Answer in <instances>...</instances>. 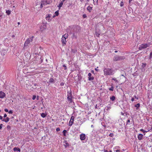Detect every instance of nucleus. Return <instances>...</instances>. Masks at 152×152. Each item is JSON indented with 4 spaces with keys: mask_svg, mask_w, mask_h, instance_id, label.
Segmentation results:
<instances>
[{
    "mask_svg": "<svg viewBox=\"0 0 152 152\" xmlns=\"http://www.w3.org/2000/svg\"><path fill=\"white\" fill-rule=\"evenodd\" d=\"M33 38L34 37L32 36L31 37H29L26 40L24 44L23 49H25L26 48H27L29 46V45H30V43L32 41Z\"/></svg>",
    "mask_w": 152,
    "mask_h": 152,
    "instance_id": "1",
    "label": "nucleus"
},
{
    "mask_svg": "<svg viewBox=\"0 0 152 152\" xmlns=\"http://www.w3.org/2000/svg\"><path fill=\"white\" fill-rule=\"evenodd\" d=\"M104 75H107L112 74L113 73V70L109 68H105L104 70Z\"/></svg>",
    "mask_w": 152,
    "mask_h": 152,
    "instance_id": "2",
    "label": "nucleus"
},
{
    "mask_svg": "<svg viewBox=\"0 0 152 152\" xmlns=\"http://www.w3.org/2000/svg\"><path fill=\"white\" fill-rule=\"evenodd\" d=\"M67 99L68 101L70 103H72V94L71 90L68 91L67 94Z\"/></svg>",
    "mask_w": 152,
    "mask_h": 152,
    "instance_id": "3",
    "label": "nucleus"
},
{
    "mask_svg": "<svg viewBox=\"0 0 152 152\" xmlns=\"http://www.w3.org/2000/svg\"><path fill=\"white\" fill-rule=\"evenodd\" d=\"M125 58V57L124 56H115L113 58V60L114 61H121L122 60Z\"/></svg>",
    "mask_w": 152,
    "mask_h": 152,
    "instance_id": "4",
    "label": "nucleus"
},
{
    "mask_svg": "<svg viewBox=\"0 0 152 152\" xmlns=\"http://www.w3.org/2000/svg\"><path fill=\"white\" fill-rule=\"evenodd\" d=\"M68 34H65L61 38V42L63 44L65 45L66 44V39L68 37Z\"/></svg>",
    "mask_w": 152,
    "mask_h": 152,
    "instance_id": "5",
    "label": "nucleus"
},
{
    "mask_svg": "<svg viewBox=\"0 0 152 152\" xmlns=\"http://www.w3.org/2000/svg\"><path fill=\"white\" fill-rule=\"evenodd\" d=\"M150 45L148 44H144L141 45H140L139 49L140 50H142V49H145L149 46Z\"/></svg>",
    "mask_w": 152,
    "mask_h": 152,
    "instance_id": "6",
    "label": "nucleus"
},
{
    "mask_svg": "<svg viewBox=\"0 0 152 152\" xmlns=\"http://www.w3.org/2000/svg\"><path fill=\"white\" fill-rule=\"evenodd\" d=\"M47 23H42L40 27V29L41 31H43L45 29H46V28H47Z\"/></svg>",
    "mask_w": 152,
    "mask_h": 152,
    "instance_id": "7",
    "label": "nucleus"
},
{
    "mask_svg": "<svg viewBox=\"0 0 152 152\" xmlns=\"http://www.w3.org/2000/svg\"><path fill=\"white\" fill-rule=\"evenodd\" d=\"M75 117L74 116H72L71 117L70 120L69 122V126H71L73 124V123Z\"/></svg>",
    "mask_w": 152,
    "mask_h": 152,
    "instance_id": "8",
    "label": "nucleus"
},
{
    "mask_svg": "<svg viewBox=\"0 0 152 152\" xmlns=\"http://www.w3.org/2000/svg\"><path fill=\"white\" fill-rule=\"evenodd\" d=\"M51 15L48 14L47 15L46 17V19L48 22H50L52 19V18L51 17Z\"/></svg>",
    "mask_w": 152,
    "mask_h": 152,
    "instance_id": "9",
    "label": "nucleus"
},
{
    "mask_svg": "<svg viewBox=\"0 0 152 152\" xmlns=\"http://www.w3.org/2000/svg\"><path fill=\"white\" fill-rule=\"evenodd\" d=\"M80 139L81 140H83L86 139V135L84 134H82L80 135Z\"/></svg>",
    "mask_w": 152,
    "mask_h": 152,
    "instance_id": "10",
    "label": "nucleus"
},
{
    "mask_svg": "<svg viewBox=\"0 0 152 152\" xmlns=\"http://www.w3.org/2000/svg\"><path fill=\"white\" fill-rule=\"evenodd\" d=\"M6 96L5 93L2 91H0V98H3Z\"/></svg>",
    "mask_w": 152,
    "mask_h": 152,
    "instance_id": "11",
    "label": "nucleus"
},
{
    "mask_svg": "<svg viewBox=\"0 0 152 152\" xmlns=\"http://www.w3.org/2000/svg\"><path fill=\"white\" fill-rule=\"evenodd\" d=\"M91 74L89 73L88 74V79L89 80H93L94 79V77L91 76Z\"/></svg>",
    "mask_w": 152,
    "mask_h": 152,
    "instance_id": "12",
    "label": "nucleus"
},
{
    "mask_svg": "<svg viewBox=\"0 0 152 152\" xmlns=\"http://www.w3.org/2000/svg\"><path fill=\"white\" fill-rule=\"evenodd\" d=\"M143 135L141 134H138L137 136V138L139 140H141L143 138Z\"/></svg>",
    "mask_w": 152,
    "mask_h": 152,
    "instance_id": "13",
    "label": "nucleus"
},
{
    "mask_svg": "<svg viewBox=\"0 0 152 152\" xmlns=\"http://www.w3.org/2000/svg\"><path fill=\"white\" fill-rule=\"evenodd\" d=\"M26 67H25V68L23 70V72L25 74H26L31 72L29 70H28V69H27Z\"/></svg>",
    "mask_w": 152,
    "mask_h": 152,
    "instance_id": "14",
    "label": "nucleus"
},
{
    "mask_svg": "<svg viewBox=\"0 0 152 152\" xmlns=\"http://www.w3.org/2000/svg\"><path fill=\"white\" fill-rule=\"evenodd\" d=\"M47 1L46 0H43V1H42V3H41L40 5V8H42L43 7V4L44 5L45 4H46Z\"/></svg>",
    "mask_w": 152,
    "mask_h": 152,
    "instance_id": "15",
    "label": "nucleus"
},
{
    "mask_svg": "<svg viewBox=\"0 0 152 152\" xmlns=\"http://www.w3.org/2000/svg\"><path fill=\"white\" fill-rule=\"evenodd\" d=\"M64 1H63V0H62L61 2L59 4V5L58 6V7L59 8H60L62 6L63 4V2Z\"/></svg>",
    "mask_w": 152,
    "mask_h": 152,
    "instance_id": "16",
    "label": "nucleus"
},
{
    "mask_svg": "<svg viewBox=\"0 0 152 152\" xmlns=\"http://www.w3.org/2000/svg\"><path fill=\"white\" fill-rule=\"evenodd\" d=\"M92 10V7L88 6L87 8V10L90 12Z\"/></svg>",
    "mask_w": 152,
    "mask_h": 152,
    "instance_id": "17",
    "label": "nucleus"
},
{
    "mask_svg": "<svg viewBox=\"0 0 152 152\" xmlns=\"http://www.w3.org/2000/svg\"><path fill=\"white\" fill-rule=\"evenodd\" d=\"M149 59L151 61L152 59V51L150 53L149 56Z\"/></svg>",
    "mask_w": 152,
    "mask_h": 152,
    "instance_id": "18",
    "label": "nucleus"
},
{
    "mask_svg": "<svg viewBox=\"0 0 152 152\" xmlns=\"http://www.w3.org/2000/svg\"><path fill=\"white\" fill-rule=\"evenodd\" d=\"M140 106V104L139 103H137L135 105V107H136V110L139 109V107Z\"/></svg>",
    "mask_w": 152,
    "mask_h": 152,
    "instance_id": "19",
    "label": "nucleus"
},
{
    "mask_svg": "<svg viewBox=\"0 0 152 152\" xmlns=\"http://www.w3.org/2000/svg\"><path fill=\"white\" fill-rule=\"evenodd\" d=\"M115 99V97L114 96H112L110 97V99L112 101H114Z\"/></svg>",
    "mask_w": 152,
    "mask_h": 152,
    "instance_id": "20",
    "label": "nucleus"
},
{
    "mask_svg": "<svg viewBox=\"0 0 152 152\" xmlns=\"http://www.w3.org/2000/svg\"><path fill=\"white\" fill-rule=\"evenodd\" d=\"M41 115L42 117L43 118H44L46 117L47 115V114L44 113H42L41 114Z\"/></svg>",
    "mask_w": 152,
    "mask_h": 152,
    "instance_id": "21",
    "label": "nucleus"
},
{
    "mask_svg": "<svg viewBox=\"0 0 152 152\" xmlns=\"http://www.w3.org/2000/svg\"><path fill=\"white\" fill-rule=\"evenodd\" d=\"M13 150L14 151H20V150L19 148L16 147H15L13 148Z\"/></svg>",
    "mask_w": 152,
    "mask_h": 152,
    "instance_id": "22",
    "label": "nucleus"
},
{
    "mask_svg": "<svg viewBox=\"0 0 152 152\" xmlns=\"http://www.w3.org/2000/svg\"><path fill=\"white\" fill-rule=\"evenodd\" d=\"M58 11H56L55 12V15H54L53 16V18H54L56 16H58Z\"/></svg>",
    "mask_w": 152,
    "mask_h": 152,
    "instance_id": "23",
    "label": "nucleus"
},
{
    "mask_svg": "<svg viewBox=\"0 0 152 152\" xmlns=\"http://www.w3.org/2000/svg\"><path fill=\"white\" fill-rule=\"evenodd\" d=\"M149 130H150V129H148L147 131H145L144 130V129H140V131L142 132H143V133L147 132L149 131Z\"/></svg>",
    "mask_w": 152,
    "mask_h": 152,
    "instance_id": "24",
    "label": "nucleus"
},
{
    "mask_svg": "<svg viewBox=\"0 0 152 152\" xmlns=\"http://www.w3.org/2000/svg\"><path fill=\"white\" fill-rule=\"evenodd\" d=\"M64 146L65 148H66L67 147L69 146V144L66 142H65V144H64Z\"/></svg>",
    "mask_w": 152,
    "mask_h": 152,
    "instance_id": "25",
    "label": "nucleus"
},
{
    "mask_svg": "<svg viewBox=\"0 0 152 152\" xmlns=\"http://www.w3.org/2000/svg\"><path fill=\"white\" fill-rule=\"evenodd\" d=\"M6 13L7 15H9L11 13V11L10 10H7L6 11Z\"/></svg>",
    "mask_w": 152,
    "mask_h": 152,
    "instance_id": "26",
    "label": "nucleus"
},
{
    "mask_svg": "<svg viewBox=\"0 0 152 152\" xmlns=\"http://www.w3.org/2000/svg\"><path fill=\"white\" fill-rule=\"evenodd\" d=\"M54 80L53 78H51L50 79L49 82L50 83H52L54 82Z\"/></svg>",
    "mask_w": 152,
    "mask_h": 152,
    "instance_id": "27",
    "label": "nucleus"
},
{
    "mask_svg": "<svg viewBox=\"0 0 152 152\" xmlns=\"http://www.w3.org/2000/svg\"><path fill=\"white\" fill-rule=\"evenodd\" d=\"M6 120H5V122H8L10 120V118L7 117L6 118H5Z\"/></svg>",
    "mask_w": 152,
    "mask_h": 152,
    "instance_id": "28",
    "label": "nucleus"
},
{
    "mask_svg": "<svg viewBox=\"0 0 152 152\" xmlns=\"http://www.w3.org/2000/svg\"><path fill=\"white\" fill-rule=\"evenodd\" d=\"M66 131L65 130H64V131L63 132V134L64 136H66Z\"/></svg>",
    "mask_w": 152,
    "mask_h": 152,
    "instance_id": "29",
    "label": "nucleus"
},
{
    "mask_svg": "<svg viewBox=\"0 0 152 152\" xmlns=\"http://www.w3.org/2000/svg\"><path fill=\"white\" fill-rule=\"evenodd\" d=\"M114 89V87L113 86H112L110 88H109V90L110 91H113Z\"/></svg>",
    "mask_w": 152,
    "mask_h": 152,
    "instance_id": "30",
    "label": "nucleus"
},
{
    "mask_svg": "<svg viewBox=\"0 0 152 152\" xmlns=\"http://www.w3.org/2000/svg\"><path fill=\"white\" fill-rule=\"evenodd\" d=\"M95 35H96L97 37H99V36L100 35V34H99V33H98V32H95Z\"/></svg>",
    "mask_w": 152,
    "mask_h": 152,
    "instance_id": "31",
    "label": "nucleus"
},
{
    "mask_svg": "<svg viewBox=\"0 0 152 152\" xmlns=\"http://www.w3.org/2000/svg\"><path fill=\"white\" fill-rule=\"evenodd\" d=\"M112 80L115 81V82H118V80H116V78H113Z\"/></svg>",
    "mask_w": 152,
    "mask_h": 152,
    "instance_id": "32",
    "label": "nucleus"
},
{
    "mask_svg": "<svg viewBox=\"0 0 152 152\" xmlns=\"http://www.w3.org/2000/svg\"><path fill=\"white\" fill-rule=\"evenodd\" d=\"M8 112H9V113L10 114H12L13 113L12 110H10L9 111H8Z\"/></svg>",
    "mask_w": 152,
    "mask_h": 152,
    "instance_id": "33",
    "label": "nucleus"
},
{
    "mask_svg": "<svg viewBox=\"0 0 152 152\" xmlns=\"http://www.w3.org/2000/svg\"><path fill=\"white\" fill-rule=\"evenodd\" d=\"M7 128L8 129H10L11 128V126L10 125H8L7 126Z\"/></svg>",
    "mask_w": 152,
    "mask_h": 152,
    "instance_id": "34",
    "label": "nucleus"
},
{
    "mask_svg": "<svg viewBox=\"0 0 152 152\" xmlns=\"http://www.w3.org/2000/svg\"><path fill=\"white\" fill-rule=\"evenodd\" d=\"M36 98V96L35 95H34L32 97V99L33 100H34Z\"/></svg>",
    "mask_w": 152,
    "mask_h": 152,
    "instance_id": "35",
    "label": "nucleus"
},
{
    "mask_svg": "<svg viewBox=\"0 0 152 152\" xmlns=\"http://www.w3.org/2000/svg\"><path fill=\"white\" fill-rule=\"evenodd\" d=\"M56 131L57 132H59L60 131V129L59 128H57L56 129Z\"/></svg>",
    "mask_w": 152,
    "mask_h": 152,
    "instance_id": "36",
    "label": "nucleus"
},
{
    "mask_svg": "<svg viewBox=\"0 0 152 152\" xmlns=\"http://www.w3.org/2000/svg\"><path fill=\"white\" fill-rule=\"evenodd\" d=\"M98 0H94L95 2L96 5H97L98 4Z\"/></svg>",
    "mask_w": 152,
    "mask_h": 152,
    "instance_id": "37",
    "label": "nucleus"
},
{
    "mask_svg": "<svg viewBox=\"0 0 152 152\" xmlns=\"http://www.w3.org/2000/svg\"><path fill=\"white\" fill-rule=\"evenodd\" d=\"M114 135V134L113 133H110V134H109V136H110V137H112Z\"/></svg>",
    "mask_w": 152,
    "mask_h": 152,
    "instance_id": "38",
    "label": "nucleus"
},
{
    "mask_svg": "<svg viewBox=\"0 0 152 152\" xmlns=\"http://www.w3.org/2000/svg\"><path fill=\"white\" fill-rule=\"evenodd\" d=\"M4 111L6 112H8V110L7 109H4Z\"/></svg>",
    "mask_w": 152,
    "mask_h": 152,
    "instance_id": "39",
    "label": "nucleus"
},
{
    "mask_svg": "<svg viewBox=\"0 0 152 152\" xmlns=\"http://www.w3.org/2000/svg\"><path fill=\"white\" fill-rule=\"evenodd\" d=\"M2 125L3 124H0V129L2 128Z\"/></svg>",
    "mask_w": 152,
    "mask_h": 152,
    "instance_id": "40",
    "label": "nucleus"
},
{
    "mask_svg": "<svg viewBox=\"0 0 152 152\" xmlns=\"http://www.w3.org/2000/svg\"><path fill=\"white\" fill-rule=\"evenodd\" d=\"M102 151H104V152H109V151L107 150H104Z\"/></svg>",
    "mask_w": 152,
    "mask_h": 152,
    "instance_id": "41",
    "label": "nucleus"
},
{
    "mask_svg": "<svg viewBox=\"0 0 152 152\" xmlns=\"http://www.w3.org/2000/svg\"><path fill=\"white\" fill-rule=\"evenodd\" d=\"M83 17L84 18H85L86 17V15L84 14L83 15Z\"/></svg>",
    "mask_w": 152,
    "mask_h": 152,
    "instance_id": "42",
    "label": "nucleus"
},
{
    "mask_svg": "<svg viewBox=\"0 0 152 152\" xmlns=\"http://www.w3.org/2000/svg\"><path fill=\"white\" fill-rule=\"evenodd\" d=\"M134 97H135V99H138V98L136 96H134Z\"/></svg>",
    "mask_w": 152,
    "mask_h": 152,
    "instance_id": "43",
    "label": "nucleus"
},
{
    "mask_svg": "<svg viewBox=\"0 0 152 152\" xmlns=\"http://www.w3.org/2000/svg\"><path fill=\"white\" fill-rule=\"evenodd\" d=\"M130 122V120L129 119H128L127 121V123H129Z\"/></svg>",
    "mask_w": 152,
    "mask_h": 152,
    "instance_id": "44",
    "label": "nucleus"
},
{
    "mask_svg": "<svg viewBox=\"0 0 152 152\" xmlns=\"http://www.w3.org/2000/svg\"><path fill=\"white\" fill-rule=\"evenodd\" d=\"M116 152H120V150H117L116 151Z\"/></svg>",
    "mask_w": 152,
    "mask_h": 152,
    "instance_id": "45",
    "label": "nucleus"
},
{
    "mask_svg": "<svg viewBox=\"0 0 152 152\" xmlns=\"http://www.w3.org/2000/svg\"><path fill=\"white\" fill-rule=\"evenodd\" d=\"M7 116V115L6 114H5L4 115V118H6Z\"/></svg>",
    "mask_w": 152,
    "mask_h": 152,
    "instance_id": "46",
    "label": "nucleus"
},
{
    "mask_svg": "<svg viewBox=\"0 0 152 152\" xmlns=\"http://www.w3.org/2000/svg\"><path fill=\"white\" fill-rule=\"evenodd\" d=\"M60 85L61 86H63L64 85V84L63 83H61L60 84Z\"/></svg>",
    "mask_w": 152,
    "mask_h": 152,
    "instance_id": "47",
    "label": "nucleus"
},
{
    "mask_svg": "<svg viewBox=\"0 0 152 152\" xmlns=\"http://www.w3.org/2000/svg\"><path fill=\"white\" fill-rule=\"evenodd\" d=\"M131 101L132 102H133L134 101V98H132L131 99Z\"/></svg>",
    "mask_w": 152,
    "mask_h": 152,
    "instance_id": "48",
    "label": "nucleus"
},
{
    "mask_svg": "<svg viewBox=\"0 0 152 152\" xmlns=\"http://www.w3.org/2000/svg\"><path fill=\"white\" fill-rule=\"evenodd\" d=\"M3 119V117L1 116H0V119L2 120Z\"/></svg>",
    "mask_w": 152,
    "mask_h": 152,
    "instance_id": "49",
    "label": "nucleus"
},
{
    "mask_svg": "<svg viewBox=\"0 0 152 152\" xmlns=\"http://www.w3.org/2000/svg\"><path fill=\"white\" fill-rule=\"evenodd\" d=\"M93 4L94 5H96L95 2V1L94 0H93Z\"/></svg>",
    "mask_w": 152,
    "mask_h": 152,
    "instance_id": "50",
    "label": "nucleus"
},
{
    "mask_svg": "<svg viewBox=\"0 0 152 152\" xmlns=\"http://www.w3.org/2000/svg\"><path fill=\"white\" fill-rule=\"evenodd\" d=\"M34 85L35 86H37V84L36 83H35L34 84Z\"/></svg>",
    "mask_w": 152,
    "mask_h": 152,
    "instance_id": "51",
    "label": "nucleus"
},
{
    "mask_svg": "<svg viewBox=\"0 0 152 152\" xmlns=\"http://www.w3.org/2000/svg\"><path fill=\"white\" fill-rule=\"evenodd\" d=\"M6 119L5 118H4L3 120H2V121H4V122H5V120Z\"/></svg>",
    "mask_w": 152,
    "mask_h": 152,
    "instance_id": "52",
    "label": "nucleus"
},
{
    "mask_svg": "<svg viewBox=\"0 0 152 152\" xmlns=\"http://www.w3.org/2000/svg\"><path fill=\"white\" fill-rule=\"evenodd\" d=\"M41 62H40V61H39V62H38V61H37V62H36L35 63H37V64H39V63H40Z\"/></svg>",
    "mask_w": 152,
    "mask_h": 152,
    "instance_id": "53",
    "label": "nucleus"
},
{
    "mask_svg": "<svg viewBox=\"0 0 152 152\" xmlns=\"http://www.w3.org/2000/svg\"><path fill=\"white\" fill-rule=\"evenodd\" d=\"M84 0H80V1L81 2H83Z\"/></svg>",
    "mask_w": 152,
    "mask_h": 152,
    "instance_id": "54",
    "label": "nucleus"
},
{
    "mask_svg": "<svg viewBox=\"0 0 152 152\" xmlns=\"http://www.w3.org/2000/svg\"><path fill=\"white\" fill-rule=\"evenodd\" d=\"M18 25L20 24V22H18Z\"/></svg>",
    "mask_w": 152,
    "mask_h": 152,
    "instance_id": "55",
    "label": "nucleus"
},
{
    "mask_svg": "<svg viewBox=\"0 0 152 152\" xmlns=\"http://www.w3.org/2000/svg\"><path fill=\"white\" fill-rule=\"evenodd\" d=\"M109 152H112V151L111 150H110V151Z\"/></svg>",
    "mask_w": 152,
    "mask_h": 152,
    "instance_id": "56",
    "label": "nucleus"
},
{
    "mask_svg": "<svg viewBox=\"0 0 152 152\" xmlns=\"http://www.w3.org/2000/svg\"><path fill=\"white\" fill-rule=\"evenodd\" d=\"M94 127L93 125H91V127Z\"/></svg>",
    "mask_w": 152,
    "mask_h": 152,
    "instance_id": "57",
    "label": "nucleus"
},
{
    "mask_svg": "<svg viewBox=\"0 0 152 152\" xmlns=\"http://www.w3.org/2000/svg\"><path fill=\"white\" fill-rule=\"evenodd\" d=\"M117 52H118L117 51H116V50H115V53H117Z\"/></svg>",
    "mask_w": 152,
    "mask_h": 152,
    "instance_id": "58",
    "label": "nucleus"
},
{
    "mask_svg": "<svg viewBox=\"0 0 152 152\" xmlns=\"http://www.w3.org/2000/svg\"><path fill=\"white\" fill-rule=\"evenodd\" d=\"M121 7H122V6H123V5H122V4H121Z\"/></svg>",
    "mask_w": 152,
    "mask_h": 152,
    "instance_id": "59",
    "label": "nucleus"
},
{
    "mask_svg": "<svg viewBox=\"0 0 152 152\" xmlns=\"http://www.w3.org/2000/svg\"><path fill=\"white\" fill-rule=\"evenodd\" d=\"M63 66L64 67V66H66L64 65H63Z\"/></svg>",
    "mask_w": 152,
    "mask_h": 152,
    "instance_id": "60",
    "label": "nucleus"
},
{
    "mask_svg": "<svg viewBox=\"0 0 152 152\" xmlns=\"http://www.w3.org/2000/svg\"><path fill=\"white\" fill-rule=\"evenodd\" d=\"M31 69V67H29V69Z\"/></svg>",
    "mask_w": 152,
    "mask_h": 152,
    "instance_id": "61",
    "label": "nucleus"
},
{
    "mask_svg": "<svg viewBox=\"0 0 152 152\" xmlns=\"http://www.w3.org/2000/svg\"><path fill=\"white\" fill-rule=\"evenodd\" d=\"M87 2H88L89 0H87Z\"/></svg>",
    "mask_w": 152,
    "mask_h": 152,
    "instance_id": "62",
    "label": "nucleus"
},
{
    "mask_svg": "<svg viewBox=\"0 0 152 152\" xmlns=\"http://www.w3.org/2000/svg\"><path fill=\"white\" fill-rule=\"evenodd\" d=\"M66 69V67H65V68L64 69Z\"/></svg>",
    "mask_w": 152,
    "mask_h": 152,
    "instance_id": "63",
    "label": "nucleus"
},
{
    "mask_svg": "<svg viewBox=\"0 0 152 152\" xmlns=\"http://www.w3.org/2000/svg\"><path fill=\"white\" fill-rule=\"evenodd\" d=\"M132 0H129V2H130Z\"/></svg>",
    "mask_w": 152,
    "mask_h": 152,
    "instance_id": "64",
    "label": "nucleus"
}]
</instances>
